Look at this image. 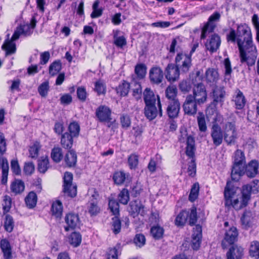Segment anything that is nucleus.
<instances>
[{
	"mask_svg": "<svg viewBox=\"0 0 259 259\" xmlns=\"http://www.w3.org/2000/svg\"><path fill=\"white\" fill-rule=\"evenodd\" d=\"M243 255V248L238 245L232 246L226 254L227 259H241Z\"/></svg>",
	"mask_w": 259,
	"mask_h": 259,
	"instance_id": "b1692460",
	"label": "nucleus"
},
{
	"mask_svg": "<svg viewBox=\"0 0 259 259\" xmlns=\"http://www.w3.org/2000/svg\"><path fill=\"white\" fill-rule=\"evenodd\" d=\"M96 116L101 122H106L107 126L110 127L112 124L111 110L107 106L100 105L96 110Z\"/></svg>",
	"mask_w": 259,
	"mask_h": 259,
	"instance_id": "423d86ee",
	"label": "nucleus"
},
{
	"mask_svg": "<svg viewBox=\"0 0 259 259\" xmlns=\"http://www.w3.org/2000/svg\"><path fill=\"white\" fill-rule=\"evenodd\" d=\"M245 157L244 153L241 150H237L234 154V161L231 171L232 179L238 181L244 174Z\"/></svg>",
	"mask_w": 259,
	"mask_h": 259,
	"instance_id": "20e7f679",
	"label": "nucleus"
},
{
	"mask_svg": "<svg viewBox=\"0 0 259 259\" xmlns=\"http://www.w3.org/2000/svg\"><path fill=\"white\" fill-rule=\"evenodd\" d=\"M189 211L183 210L177 216L175 224L177 226H183L188 219Z\"/></svg>",
	"mask_w": 259,
	"mask_h": 259,
	"instance_id": "c9c22d12",
	"label": "nucleus"
},
{
	"mask_svg": "<svg viewBox=\"0 0 259 259\" xmlns=\"http://www.w3.org/2000/svg\"><path fill=\"white\" fill-rule=\"evenodd\" d=\"M129 212L133 215L140 214L144 216L145 214L144 206L138 201H132L130 204Z\"/></svg>",
	"mask_w": 259,
	"mask_h": 259,
	"instance_id": "393cba45",
	"label": "nucleus"
},
{
	"mask_svg": "<svg viewBox=\"0 0 259 259\" xmlns=\"http://www.w3.org/2000/svg\"><path fill=\"white\" fill-rule=\"evenodd\" d=\"M49 83L48 81L42 82L38 88V92L42 97H46L49 90Z\"/></svg>",
	"mask_w": 259,
	"mask_h": 259,
	"instance_id": "4d7b16f0",
	"label": "nucleus"
},
{
	"mask_svg": "<svg viewBox=\"0 0 259 259\" xmlns=\"http://www.w3.org/2000/svg\"><path fill=\"white\" fill-rule=\"evenodd\" d=\"M202 238V227L197 225L193 228L192 240V247L193 249L197 250L200 245Z\"/></svg>",
	"mask_w": 259,
	"mask_h": 259,
	"instance_id": "412c9836",
	"label": "nucleus"
},
{
	"mask_svg": "<svg viewBox=\"0 0 259 259\" xmlns=\"http://www.w3.org/2000/svg\"><path fill=\"white\" fill-rule=\"evenodd\" d=\"M98 193L95 192L88 203V211L91 216L96 215L100 211V208L98 205Z\"/></svg>",
	"mask_w": 259,
	"mask_h": 259,
	"instance_id": "6ab92c4d",
	"label": "nucleus"
},
{
	"mask_svg": "<svg viewBox=\"0 0 259 259\" xmlns=\"http://www.w3.org/2000/svg\"><path fill=\"white\" fill-rule=\"evenodd\" d=\"M51 211L52 215L56 218H60L62 214L63 206L60 201H56L52 205Z\"/></svg>",
	"mask_w": 259,
	"mask_h": 259,
	"instance_id": "473e14b6",
	"label": "nucleus"
},
{
	"mask_svg": "<svg viewBox=\"0 0 259 259\" xmlns=\"http://www.w3.org/2000/svg\"><path fill=\"white\" fill-rule=\"evenodd\" d=\"M252 22L256 31V40L259 42V18L256 14H254L252 17Z\"/></svg>",
	"mask_w": 259,
	"mask_h": 259,
	"instance_id": "774afa93",
	"label": "nucleus"
},
{
	"mask_svg": "<svg viewBox=\"0 0 259 259\" xmlns=\"http://www.w3.org/2000/svg\"><path fill=\"white\" fill-rule=\"evenodd\" d=\"M147 67L144 64H138L135 68V72L137 78L141 79L145 77L146 73Z\"/></svg>",
	"mask_w": 259,
	"mask_h": 259,
	"instance_id": "79ce46f5",
	"label": "nucleus"
},
{
	"mask_svg": "<svg viewBox=\"0 0 259 259\" xmlns=\"http://www.w3.org/2000/svg\"><path fill=\"white\" fill-rule=\"evenodd\" d=\"M150 233L154 239H159L163 236L164 229L158 225L153 226L151 228Z\"/></svg>",
	"mask_w": 259,
	"mask_h": 259,
	"instance_id": "a19ab883",
	"label": "nucleus"
},
{
	"mask_svg": "<svg viewBox=\"0 0 259 259\" xmlns=\"http://www.w3.org/2000/svg\"><path fill=\"white\" fill-rule=\"evenodd\" d=\"M236 35L241 63H246L248 66L253 65L257 57V50L253 44L250 28L245 23L238 25Z\"/></svg>",
	"mask_w": 259,
	"mask_h": 259,
	"instance_id": "f257e3e1",
	"label": "nucleus"
},
{
	"mask_svg": "<svg viewBox=\"0 0 259 259\" xmlns=\"http://www.w3.org/2000/svg\"><path fill=\"white\" fill-rule=\"evenodd\" d=\"M109 208L110 211L114 215L119 213V205L118 202L114 199H109L108 202Z\"/></svg>",
	"mask_w": 259,
	"mask_h": 259,
	"instance_id": "de8ad7c7",
	"label": "nucleus"
},
{
	"mask_svg": "<svg viewBox=\"0 0 259 259\" xmlns=\"http://www.w3.org/2000/svg\"><path fill=\"white\" fill-rule=\"evenodd\" d=\"M180 71L176 65L168 64L165 70V77L168 81L174 82L179 79Z\"/></svg>",
	"mask_w": 259,
	"mask_h": 259,
	"instance_id": "2eb2a0df",
	"label": "nucleus"
},
{
	"mask_svg": "<svg viewBox=\"0 0 259 259\" xmlns=\"http://www.w3.org/2000/svg\"><path fill=\"white\" fill-rule=\"evenodd\" d=\"M73 138L68 133L62 135L61 144L62 147L66 149H70L73 145Z\"/></svg>",
	"mask_w": 259,
	"mask_h": 259,
	"instance_id": "2f4dec72",
	"label": "nucleus"
},
{
	"mask_svg": "<svg viewBox=\"0 0 259 259\" xmlns=\"http://www.w3.org/2000/svg\"><path fill=\"white\" fill-rule=\"evenodd\" d=\"M226 92L223 86L214 85L212 90L213 102L217 103H222L224 101Z\"/></svg>",
	"mask_w": 259,
	"mask_h": 259,
	"instance_id": "4be33fe9",
	"label": "nucleus"
},
{
	"mask_svg": "<svg viewBox=\"0 0 259 259\" xmlns=\"http://www.w3.org/2000/svg\"><path fill=\"white\" fill-rule=\"evenodd\" d=\"M68 131L69 134L72 137H77L78 136L80 131V126L78 123L76 122H72L70 123L68 126Z\"/></svg>",
	"mask_w": 259,
	"mask_h": 259,
	"instance_id": "09e8293b",
	"label": "nucleus"
},
{
	"mask_svg": "<svg viewBox=\"0 0 259 259\" xmlns=\"http://www.w3.org/2000/svg\"><path fill=\"white\" fill-rule=\"evenodd\" d=\"M51 158L56 163L61 161L63 158L62 149L60 147H54L52 150Z\"/></svg>",
	"mask_w": 259,
	"mask_h": 259,
	"instance_id": "37998d69",
	"label": "nucleus"
},
{
	"mask_svg": "<svg viewBox=\"0 0 259 259\" xmlns=\"http://www.w3.org/2000/svg\"><path fill=\"white\" fill-rule=\"evenodd\" d=\"M221 14L218 12L213 13L208 18L207 22L202 28L201 38L205 39L208 33L212 32L216 27L215 22L220 20Z\"/></svg>",
	"mask_w": 259,
	"mask_h": 259,
	"instance_id": "0eeeda50",
	"label": "nucleus"
},
{
	"mask_svg": "<svg viewBox=\"0 0 259 259\" xmlns=\"http://www.w3.org/2000/svg\"><path fill=\"white\" fill-rule=\"evenodd\" d=\"M65 161L68 167L75 165L77 161V155L73 150L69 151L65 156Z\"/></svg>",
	"mask_w": 259,
	"mask_h": 259,
	"instance_id": "72a5a7b5",
	"label": "nucleus"
},
{
	"mask_svg": "<svg viewBox=\"0 0 259 259\" xmlns=\"http://www.w3.org/2000/svg\"><path fill=\"white\" fill-rule=\"evenodd\" d=\"M143 191V188L142 184L140 183H137L132 187L131 191V195L134 197H137L141 194Z\"/></svg>",
	"mask_w": 259,
	"mask_h": 259,
	"instance_id": "0e129e2a",
	"label": "nucleus"
},
{
	"mask_svg": "<svg viewBox=\"0 0 259 259\" xmlns=\"http://www.w3.org/2000/svg\"><path fill=\"white\" fill-rule=\"evenodd\" d=\"M199 190V186L198 183H195L193 185L189 196V200L191 202H194L198 197Z\"/></svg>",
	"mask_w": 259,
	"mask_h": 259,
	"instance_id": "5fc2aeb1",
	"label": "nucleus"
},
{
	"mask_svg": "<svg viewBox=\"0 0 259 259\" xmlns=\"http://www.w3.org/2000/svg\"><path fill=\"white\" fill-rule=\"evenodd\" d=\"M73 175L71 173L66 172L64 176L63 192L65 194L73 198L76 195V186L72 185Z\"/></svg>",
	"mask_w": 259,
	"mask_h": 259,
	"instance_id": "6e6552de",
	"label": "nucleus"
},
{
	"mask_svg": "<svg viewBox=\"0 0 259 259\" xmlns=\"http://www.w3.org/2000/svg\"><path fill=\"white\" fill-rule=\"evenodd\" d=\"M14 226L13 218L9 214L6 215L4 225L6 231L11 232L13 230Z\"/></svg>",
	"mask_w": 259,
	"mask_h": 259,
	"instance_id": "052dcab7",
	"label": "nucleus"
},
{
	"mask_svg": "<svg viewBox=\"0 0 259 259\" xmlns=\"http://www.w3.org/2000/svg\"><path fill=\"white\" fill-rule=\"evenodd\" d=\"M70 243L74 247L78 246L81 243V236L79 233H72L69 238Z\"/></svg>",
	"mask_w": 259,
	"mask_h": 259,
	"instance_id": "3c124183",
	"label": "nucleus"
},
{
	"mask_svg": "<svg viewBox=\"0 0 259 259\" xmlns=\"http://www.w3.org/2000/svg\"><path fill=\"white\" fill-rule=\"evenodd\" d=\"M197 105L192 95H187L182 106L185 114L188 115H195L197 111Z\"/></svg>",
	"mask_w": 259,
	"mask_h": 259,
	"instance_id": "9b49d317",
	"label": "nucleus"
},
{
	"mask_svg": "<svg viewBox=\"0 0 259 259\" xmlns=\"http://www.w3.org/2000/svg\"><path fill=\"white\" fill-rule=\"evenodd\" d=\"M149 79L152 83L160 84L163 79V70L159 67H153L149 70Z\"/></svg>",
	"mask_w": 259,
	"mask_h": 259,
	"instance_id": "dca6fc26",
	"label": "nucleus"
},
{
	"mask_svg": "<svg viewBox=\"0 0 259 259\" xmlns=\"http://www.w3.org/2000/svg\"><path fill=\"white\" fill-rule=\"evenodd\" d=\"M251 192H252V191L249 184H247L243 186L242 190V195L241 196V197H242L243 202L247 201L249 199ZM244 204H243V205Z\"/></svg>",
	"mask_w": 259,
	"mask_h": 259,
	"instance_id": "6e6d98bb",
	"label": "nucleus"
},
{
	"mask_svg": "<svg viewBox=\"0 0 259 259\" xmlns=\"http://www.w3.org/2000/svg\"><path fill=\"white\" fill-rule=\"evenodd\" d=\"M128 163L131 169L135 168L138 164V156L135 154H131L128 157Z\"/></svg>",
	"mask_w": 259,
	"mask_h": 259,
	"instance_id": "338daca9",
	"label": "nucleus"
},
{
	"mask_svg": "<svg viewBox=\"0 0 259 259\" xmlns=\"http://www.w3.org/2000/svg\"><path fill=\"white\" fill-rule=\"evenodd\" d=\"M225 204L228 207H232L239 209L243 206L240 200L241 198L240 190L231 182L228 181L224 190Z\"/></svg>",
	"mask_w": 259,
	"mask_h": 259,
	"instance_id": "f03ea898",
	"label": "nucleus"
},
{
	"mask_svg": "<svg viewBox=\"0 0 259 259\" xmlns=\"http://www.w3.org/2000/svg\"><path fill=\"white\" fill-rule=\"evenodd\" d=\"M95 86V91L98 95L104 94L105 93L106 86L103 81L101 80L96 81Z\"/></svg>",
	"mask_w": 259,
	"mask_h": 259,
	"instance_id": "69168bd1",
	"label": "nucleus"
},
{
	"mask_svg": "<svg viewBox=\"0 0 259 259\" xmlns=\"http://www.w3.org/2000/svg\"><path fill=\"white\" fill-rule=\"evenodd\" d=\"M125 174L122 171L116 172L113 177L115 183L117 185L123 184L125 181Z\"/></svg>",
	"mask_w": 259,
	"mask_h": 259,
	"instance_id": "bf43d9fd",
	"label": "nucleus"
},
{
	"mask_svg": "<svg viewBox=\"0 0 259 259\" xmlns=\"http://www.w3.org/2000/svg\"><path fill=\"white\" fill-rule=\"evenodd\" d=\"M0 245L5 259H12V248L9 242L6 239H3L1 241Z\"/></svg>",
	"mask_w": 259,
	"mask_h": 259,
	"instance_id": "cd10ccee",
	"label": "nucleus"
},
{
	"mask_svg": "<svg viewBox=\"0 0 259 259\" xmlns=\"http://www.w3.org/2000/svg\"><path fill=\"white\" fill-rule=\"evenodd\" d=\"M180 110V103L179 100L168 101L166 108V114L170 118H175L178 116Z\"/></svg>",
	"mask_w": 259,
	"mask_h": 259,
	"instance_id": "aec40b11",
	"label": "nucleus"
},
{
	"mask_svg": "<svg viewBox=\"0 0 259 259\" xmlns=\"http://www.w3.org/2000/svg\"><path fill=\"white\" fill-rule=\"evenodd\" d=\"M25 201L28 208H33L36 205L37 202L36 194L34 192H30L26 197Z\"/></svg>",
	"mask_w": 259,
	"mask_h": 259,
	"instance_id": "e433bc0d",
	"label": "nucleus"
},
{
	"mask_svg": "<svg viewBox=\"0 0 259 259\" xmlns=\"http://www.w3.org/2000/svg\"><path fill=\"white\" fill-rule=\"evenodd\" d=\"M175 62L182 73H187L192 66L191 57L187 54L179 53L175 58Z\"/></svg>",
	"mask_w": 259,
	"mask_h": 259,
	"instance_id": "39448f33",
	"label": "nucleus"
},
{
	"mask_svg": "<svg viewBox=\"0 0 259 259\" xmlns=\"http://www.w3.org/2000/svg\"><path fill=\"white\" fill-rule=\"evenodd\" d=\"M32 32L33 29L28 24L17 27L11 39L6 40L2 46L3 49L6 51V55H10L15 53L16 45L13 41L18 39L21 35L26 37L30 35Z\"/></svg>",
	"mask_w": 259,
	"mask_h": 259,
	"instance_id": "7ed1b4c3",
	"label": "nucleus"
},
{
	"mask_svg": "<svg viewBox=\"0 0 259 259\" xmlns=\"http://www.w3.org/2000/svg\"><path fill=\"white\" fill-rule=\"evenodd\" d=\"M197 220L196 208L193 207L191 208L190 212L189 211L188 221L190 225H193L195 224Z\"/></svg>",
	"mask_w": 259,
	"mask_h": 259,
	"instance_id": "e2e57ef3",
	"label": "nucleus"
},
{
	"mask_svg": "<svg viewBox=\"0 0 259 259\" xmlns=\"http://www.w3.org/2000/svg\"><path fill=\"white\" fill-rule=\"evenodd\" d=\"M118 200L123 205L127 204L130 200V195L127 189L124 188L120 191L118 195Z\"/></svg>",
	"mask_w": 259,
	"mask_h": 259,
	"instance_id": "c03bdc74",
	"label": "nucleus"
},
{
	"mask_svg": "<svg viewBox=\"0 0 259 259\" xmlns=\"http://www.w3.org/2000/svg\"><path fill=\"white\" fill-rule=\"evenodd\" d=\"M156 97L157 98V105L158 109H157L155 106L156 104L146 105L144 109L145 115L150 120H152L155 118L158 114L160 117L162 116V111L160 98L158 95H157Z\"/></svg>",
	"mask_w": 259,
	"mask_h": 259,
	"instance_id": "9d476101",
	"label": "nucleus"
},
{
	"mask_svg": "<svg viewBox=\"0 0 259 259\" xmlns=\"http://www.w3.org/2000/svg\"><path fill=\"white\" fill-rule=\"evenodd\" d=\"M192 97L198 105L204 104L207 101V94L205 85L199 83L196 85L193 90Z\"/></svg>",
	"mask_w": 259,
	"mask_h": 259,
	"instance_id": "1a4fd4ad",
	"label": "nucleus"
},
{
	"mask_svg": "<svg viewBox=\"0 0 259 259\" xmlns=\"http://www.w3.org/2000/svg\"><path fill=\"white\" fill-rule=\"evenodd\" d=\"M217 104V103L212 102L207 107L205 113L208 118H211L212 116L215 117L217 115L218 111L216 107Z\"/></svg>",
	"mask_w": 259,
	"mask_h": 259,
	"instance_id": "603ef678",
	"label": "nucleus"
},
{
	"mask_svg": "<svg viewBox=\"0 0 259 259\" xmlns=\"http://www.w3.org/2000/svg\"><path fill=\"white\" fill-rule=\"evenodd\" d=\"M238 235L236 228L232 227L227 230L224 240L222 242L223 248H225L229 245L233 244L237 240Z\"/></svg>",
	"mask_w": 259,
	"mask_h": 259,
	"instance_id": "f8f14e48",
	"label": "nucleus"
},
{
	"mask_svg": "<svg viewBox=\"0 0 259 259\" xmlns=\"http://www.w3.org/2000/svg\"><path fill=\"white\" fill-rule=\"evenodd\" d=\"M77 97L78 99L81 102H83L86 101L88 94L86 89L84 87H79L77 88L76 90Z\"/></svg>",
	"mask_w": 259,
	"mask_h": 259,
	"instance_id": "680f3d73",
	"label": "nucleus"
},
{
	"mask_svg": "<svg viewBox=\"0 0 259 259\" xmlns=\"http://www.w3.org/2000/svg\"><path fill=\"white\" fill-rule=\"evenodd\" d=\"M131 87V83L130 84L127 82L124 81L122 84H119L117 88V93L122 96H125L127 95Z\"/></svg>",
	"mask_w": 259,
	"mask_h": 259,
	"instance_id": "a18cd8bd",
	"label": "nucleus"
},
{
	"mask_svg": "<svg viewBox=\"0 0 259 259\" xmlns=\"http://www.w3.org/2000/svg\"><path fill=\"white\" fill-rule=\"evenodd\" d=\"M235 94L233 101L235 102L236 108L238 109H241L244 107L246 103L245 97L243 93L238 89L236 91Z\"/></svg>",
	"mask_w": 259,
	"mask_h": 259,
	"instance_id": "bb28decb",
	"label": "nucleus"
},
{
	"mask_svg": "<svg viewBox=\"0 0 259 259\" xmlns=\"http://www.w3.org/2000/svg\"><path fill=\"white\" fill-rule=\"evenodd\" d=\"M143 96L146 105L156 104V97L151 89L147 88L144 91Z\"/></svg>",
	"mask_w": 259,
	"mask_h": 259,
	"instance_id": "c85d7f7f",
	"label": "nucleus"
},
{
	"mask_svg": "<svg viewBox=\"0 0 259 259\" xmlns=\"http://www.w3.org/2000/svg\"><path fill=\"white\" fill-rule=\"evenodd\" d=\"M62 69V63L60 60L54 61L49 66V73L51 76L57 74Z\"/></svg>",
	"mask_w": 259,
	"mask_h": 259,
	"instance_id": "ea45409f",
	"label": "nucleus"
},
{
	"mask_svg": "<svg viewBox=\"0 0 259 259\" xmlns=\"http://www.w3.org/2000/svg\"><path fill=\"white\" fill-rule=\"evenodd\" d=\"M225 141L228 144H231L235 143L237 137L236 130L224 133Z\"/></svg>",
	"mask_w": 259,
	"mask_h": 259,
	"instance_id": "8fccbe9b",
	"label": "nucleus"
},
{
	"mask_svg": "<svg viewBox=\"0 0 259 259\" xmlns=\"http://www.w3.org/2000/svg\"><path fill=\"white\" fill-rule=\"evenodd\" d=\"M185 138L187 139L186 154L188 156L193 159L195 151L194 139L191 136H188L186 132L185 131L184 135H182L179 138V140L181 142H184Z\"/></svg>",
	"mask_w": 259,
	"mask_h": 259,
	"instance_id": "ddd939ff",
	"label": "nucleus"
},
{
	"mask_svg": "<svg viewBox=\"0 0 259 259\" xmlns=\"http://www.w3.org/2000/svg\"><path fill=\"white\" fill-rule=\"evenodd\" d=\"M117 31L114 34V44L119 48H122L126 45V40L124 36H117Z\"/></svg>",
	"mask_w": 259,
	"mask_h": 259,
	"instance_id": "13d9d810",
	"label": "nucleus"
},
{
	"mask_svg": "<svg viewBox=\"0 0 259 259\" xmlns=\"http://www.w3.org/2000/svg\"><path fill=\"white\" fill-rule=\"evenodd\" d=\"M221 43L220 37L217 34H213L205 43V47L209 52L213 53L219 48Z\"/></svg>",
	"mask_w": 259,
	"mask_h": 259,
	"instance_id": "a211bd4d",
	"label": "nucleus"
},
{
	"mask_svg": "<svg viewBox=\"0 0 259 259\" xmlns=\"http://www.w3.org/2000/svg\"><path fill=\"white\" fill-rule=\"evenodd\" d=\"M258 164L257 161L252 160L245 167L244 166V174L248 177L253 178L257 174Z\"/></svg>",
	"mask_w": 259,
	"mask_h": 259,
	"instance_id": "a878e982",
	"label": "nucleus"
},
{
	"mask_svg": "<svg viewBox=\"0 0 259 259\" xmlns=\"http://www.w3.org/2000/svg\"><path fill=\"white\" fill-rule=\"evenodd\" d=\"M211 137L213 144L215 146H219L222 143L223 138H224V133L221 126L217 123H214L212 125Z\"/></svg>",
	"mask_w": 259,
	"mask_h": 259,
	"instance_id": "4468645a",
	"label": "nucleus"
},
{
	"mask_svg": "<svg viewBox=\"0 0 259 259\" xmlns=\"http://www.w3.org/2000/svg\"><path fill=\"white\" fill-rule=\"evenodd\" d=\"M112 230L115 234H118L121 230V222L117 216H115L112 219Z\"/></svg>",
	"mask_w": 259,
	"mask_h": 259,
	"instance_id": "864d4df0",
	"label": "nucleus"
},
{
	"mask_svg": "<svg viewBox=\"0 0 259 259\" xmlns=\"http://www.w3.org/2000/svg\"><path fill=\"white\" fill-rule=\"evenodd\" d=\"M206 82L210 86L216 85L220 79V75L218 70L213 68H208L205 73Z\"/></svg>",
	"mask_w": 259,
	"mask_h": 259,
	"instance_id": "f3484780",
	"label": "nucleus"
},
{
	"mask_svg": "<svg viewBox=\"0 0 259 259\" xmlns=\"http://www.w3.org/2000/svg\"><path fill=\"white\" fill-rule=\"evenodd\" d=\"M197 121L199 131L201 132H205L207 131V127L205 116L202 112H198V116L197 117Z\"/></svg>",
	"mask_w": 259,
	"mask_h": 259,
	"instance_id": "58836bf2",
	"label": "nucleus"
},
{
	"mask_svg": "<svg viewBox=\"0 0 259 259\" xmlns=\"http://www.w3.org/2000/svg\"><path fill=\"white\" fill-rule=\"evenodd\" d=\"M49 167V159L47 156L41 157L38 160V169L40 172L45 173Z\"/></svg>",
	"mask_w": 259,
	"mask_h": 259,
	"instance_id": "49530a36",
	"label": "nucleus"
},
{
	"mask_svg": "<svg viewBox=\"0 0 259 259\" xmlns=\"http://www.w3.org/2000/svg\"><path fill=\"white\" fill-rule=\"evenodd\" d=\"M131 88L133 91V96L138 100L141 98L142 87L141 84L138 82L136 79H133L131 82Z\"/></svg>",
	"mask_w": 259,
	"mask_h": 259,
	"instance_id": "c756f323",
	"label": "nucleus"
},
{
	"mask_svg": "<svg viewBox=\"0 0 259 259\" xmlns=\"http://www.w3.org/2000/svg\"><path fill=\"white\" fill-rule=\"evenodd\" d=\"M65 222L67 226L65 227V230L68 231L69 229H74L77 227L79 224V220L78 214L70 213L65 217Z\"/></svg>",
	"mask_w": 259,
	"mask_h": 259,
	"instance_id": "5701e85b",
	"label": "nucleus"
},
{
	"mask_svg": "<svg viewBox=\"0 0 259 259\" xmlns=\"http://www.w3.org/2000/svg\"><path fill=\"white\" fill-rule=\"evenodd\" d=\"M249 254L255 259L259 258V242L253 241L251 242L249 247Z\"/></svg>",
	"mask_w": 259,
	"mask_h": 259,
	"instance_id": "4c0bfd02",
	"label": "nucleus"
},
{
	"mask_svg": "<svg viewBox=\"0 0 259 259\" xmlns=\"http://www.w3.org/2000/svg\"><path fill=\"white\" fill-rule=\"evenodd\" d=\"M11 190L15 195L20 194L25 189L24 183L23 181L16 180L11 184Z\"/></svg>",
	"mask_w": 259,
	"mask_h": 259,
	"instance_id": "7c9ffc66",
	"label": "nucleus"
},
{
	"mask_svg": "<svg viewBox=\"0 0 259 259\" xmlns=\"http://www.w3.org/2000/svg\"><path fill=\"white\" fill-rule=\"evenodd\" d=\"M177 89L175 85H170L167 87L165 90V96L168 99V101L179 100L177 98Z\"/></svg>",
	"mask_w": 259,
	"mask_h": 259,
	"instance_id": "f704fd0d",
	"label": "nucleus"
}]
</instances>
